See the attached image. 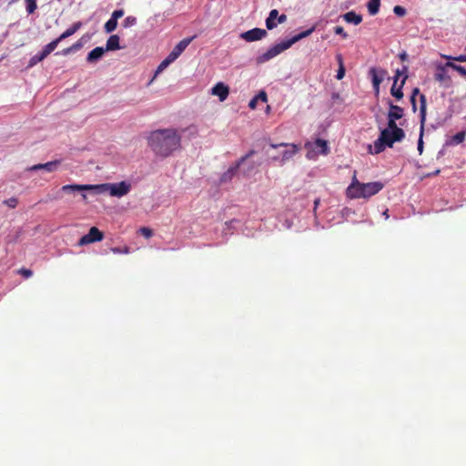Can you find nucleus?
Listing matches in <instances>:
<instances>
[{
  "label": "nucleus",
  "instance_id": "nucleus-41",
  "mask_svg": "<svg viewBox=\"0 0 466 466\" xmlns=\"http://www.w3.org/2000/svg\"><path fill=\"white\" fill-rule=\"evenodd\" d=\"M344 76H345V67H344V66H341L338 69L336 77H337V79L340 80L344 77Z\"/></svg>",
  "mask_w": 466,
  "mask_h": 466
},
{
  "label": "nucleus",
  "instance_id": "nucleus-27",
  "mask_svg": "<svg viewBox=\"0 0 466 466\" xmlns=\"http://www.w3.org/2000/svg\"><path fill=\"white\" fill-rule=\"evenodd\" d=\"M466 133L464 131L457 133L455 136L451 137L450 140L446 142L447 146H454L462 143L465 139Z\"/></svg>",
  "mask_w": 466,
  "mask_h": 466
},
{
  "label": "nucleus",
  "instance_id": "nucleus-35",
  "mask_svg": "<svg viewBox=\"0 0 466 466\" xmlns=\"http://www.w3.org/2000/svg\"><path fill=\"white\" fill-rule=\"evenodd\" d=\"M393 12L398 16H403L406 14V9L400 5H396L393 8Z\"/></svg>",
  "mask_w": 466,
  "mask_h": 466
},
{
  "label": "nucleus",
  "instance_id": "nucleus-23",
  "mask_svg": "<svg viewBox=\"0 0 466 466\" xmlns=\"http://www.w3.org/2000/svg\"><path fill=\"white\" fill-rule=\"evenodd\" d=\"M279 11L277 9H272L269 12L268 16L266 19V26L268 30H272L277 26V23L275 20L278 18Z\"/></svg>",
  "mask_w": 466,
  "mask_h": 466
},
{
  "label": "nucleus",
  "instance_id": "nucleus-37",
  "mask_svg": "<svg viewBox=\"0 0 466 466\" xmlns=\"http://www.w3.org/2000/svg\"><path fill=\"white\" fill-rule=\"evenodd\" d=\"M408 70V67L406 66H403L402 70L400 69H397L396 70V75H395V77H394V83L393 84H397V81L399 79V77L401 76V75H406V72Z\"/></svg>",
  "mask_w": 466,
  "mask_h": 466
},
{
  "label": "nucleus",
  "instance_id": "nucleus-17",
  "mask_svg": "<svg viewBox=\"0 0 466 466\" xmlns=\"http://www.w3.org/2000/svg\"><path fill=\"white\" fill-rule=\"evenodd\" d=\"M61 190L66 193H73L76 191H91L94 193V185H65L61 187Z\"/></svg>",
  "mask_w": 466,
  "mask_h": 466
},
{
  "label": "nucleus",
  "instance_id": "nucleus-34",
  "mask_svg": "<svg viewBox=\"0 0 466 466\" xmlns=\"http://www.w3.org/2000/svg\"><path fill=\"white\" fill-rule=\"evenodd\" d=\"M26 11L28 14H33L36 8V0H25Z\"/></svg>",
  "mask_w": 466,
  "mask_h": 466
},
{
  "label": "nucleus",
  "instance_id": "nucleus-16",
  "mask_svg": "<svg viewBox=\"0 0 466 466\" xmlns=\"http://www.w3.org/2000/svg\"><path fill=\"white\" fill-rule=\"evenodd\" d=\"M449 66H446V64L444 66H438L436 73L434 75V78L436 81L440 83H443L445 85H449L451 82V77L447 72V68Z\"/></svg>",
  "mask_w": 466,
  "mask_h": 466
},
{
  "label": "nucleus",
  "instance_id": "nucleus-18",
  "mask_svg": "<svg viewBox=\"0 0 466 466\" xmlns=\"http://www.w3.org/2000/svg\"><path fill=\"white\" fill-rule=\"evenodd\" d=\"M105 52L106 51H105L104 47L97 46L88 53V55L86 56V61L90 64H95L102 58Z\"/></svg>",
  "mask_w": 466,
  "mask_h": 466
},
{
  "label": "nucleus",
  "instance_id": "nucleus-5",
  "mask_svg": "<svg viewBox=\"0 0 466 466\" xmlns=\"http://www.w3.org/2000/svg\"><path fill=\"white\" fill-rule=\"evenodd\" d=\"M130 190L131 184L127 181L94 185V194L96 195L108 192L112 197L122 198L127 195Z\"/></svg>",
  "mask_w": 466,
  "mask_h": 466
},
{
  "label": "nucleus",
  "instance_id": "nucleus-52",
  "mask_svg": "<svg viewBox=\"0 0 466 466\" xmlns=\"http://www.w3.org/2000/svg\"><path fill=\"white\" fill-rule=\"evenodd\" d=\"M383 215L385 216V218H389L388 210H386V211L383 213Z\"/></svg>",
  "mask_w": 466,
  "mask_h": 466
},
{
  "label": "nucleus",
  "instance_id": "nucleus-33",
  "mask_svg": "<svg viewBox=\"0 0 466 466\" xmlns=\"http://www.w3.org/2000/svg\"><path fill=\"white\" fill-rule=\"evenodd\" d=\"M136 25H137V18L132 15L127 16L122 23V25L125 28L132 27Z\"/></svg>",
  "mask_w": 466,
  "mask_h": 466
},
{
  "label": "nucleus",
  "instance_id": "nucleus-39",
  "mask_svg": "<svg viewBox=\"0 0 466 466\" xmlns=\"http://www.w3.org/2000/svg\"><path fill=\"white\" fill-rule=\"evenodd\" d=\"M139 231L147 238H149L153 235L152 230L148 228H141Z\"/></svg>",
  "mask_w": 466,
  "mask_h": 466
},
{
  "label": "nucleus",
  "instance_id": "nucleus-24",
  "mask_svg": "<svg viewBox=\"0 0 466 466\" xmlns=\"http://www.w3.org/2000/svg\"><path fill=\"white\" fill-rule=\"evenodd\" d=\"M343 18L347 23H350L353 25H359L362 21V16L357 15L355 12L350 11L343 15Z\"/></svg>",
  "mask_w": 466,
  "mask_h": 466
},
{
  "label": "nucleus",
  "instance_id": "nucleus-29",
  "mask_svg": "<svg viewBox=\"0 0 466 466\" xmlns=\"http://www.w3.org/2000/svg\"><path fill=\"white\" fill-rule=\"evenodd\" d=\"M117 26V20L113 19L111 16L110 18L106 22L104 25L105 32L109 34L116 30Z\"/></svg>",
  "mask_w": 466,
  "mask_h": 466
},
{
  "label": "nucleus",
  "instance_id": "nucleus-3",
  "mask_svg": "<svg viewBox=\"0 0 466 466\" xmlns=\"http://www.w3.org/2000/svg\"><path fill=\"white\" fill-rule=\"evenodd\" d=\"M384 187L380 181L361 183L354 175L350 185L347 188L350 198H368L379 193Z\"/></svg>",
  "mask_w": 466,
  "mask_h": 466
},
{
  "label": "nucleus",
  "instance_id": "nucleus-47",
  "mask_svg": "<svg viewBox=\"0 0 466 466\" xmlns=\"http://www.w3.org/2000/svg\"><path fill=\"white\" fill-rule=\"evenodd\" d=\"M417 95H420V96L422 95V94H420V89L419 88H414L413 91H412V94H411V96L410 97H414L416 98V96Z\"/></svg>",
  "mask_w": 466,
  "mask_h": 466
},
{
  "label": "nucleus",
  "instance_id": "nucleus-43",
  "mask_svg": "<svg viewBox=\"0 0 466 466\" xmlns=\"http://www.w3.org/2000/svg\"><path fill=\"white\" fill-rule=\"evenodd\" d=\"M258 101L261 100L263 102H267V95L264 91H261L258 96H255Z\"/></svg>",
  "mask_w": 466,
  "mask_h": 466
},
{
  "label": "nucleus",
  "instance_id": "nucleus-12",
  "mask_svg": "<svg viewBox=\"0 0 466 466\" xmlns=\"http://www.w3.org/2000/svg\"><path fill=\"white\" fill-rule=\"evenodd\" d=\"M103 238V233L97 228L92 227L89 229V232L79 239V245L83 246L96 241H100Z\"/></svg>",
  "mask_w": 466,
  "mask_h": 466
},
{
  "label": "nucleus",
  "instance_id": "nucleus-44",
  "mask_svg": "<svg viewBox=\"0 0 466 466\" xmlns=\"http://www.w3.org/2000/svg\"><path fill=\"white\" fill-rule=\"evenodd\" d=\"M258 99L254 96L248 103V106L251 109H255L257 106Z\"/></svg>",
  "mask_w": 466,
  "mask_h": 466
},
{
  "label": "nucleus",
  "instance_id": "nucleus-32",
  "mask_svg": "<svg viewBox=\"0 0 466 466\" xmlns=\"http://www.w3.org/2000/svg\"><path fill=\"white\" fill-rule=\"evenodd\" d=\"M446 66H449L450 68H452L459 72L462 76L466 77V68L461 66H458L451 61L446 63Z\"/></svg>",
  "mask_w": 466,
  "mask_h": 466
},
{
  "label": "nucleus",
  "instance_id": "nucleus-42",
  "mask_svg": "<svg viewBox=\"0 0 466 466\" xmlns=\"http://www.w3.org/2000/svg\"><path fill=\"white\" fill-rule=\"evenodd\" d=\"M20 274L24 276L25 278L28 279L33 275V272L30 269L27 268H22L20 270Z\"/></svg>",
  "mask_w": 466,
  "mask_h": 466
},
{
  "label": "nucleus",
  "instance_id": "nucleus-49",
  "mask_svg": "<svg viewBox=\"0 0 466 466\" xmlns=\"http://www.w3.org/2000/svg\"><path fill=\"white\" fill-rule=\"evenodd\" d=\"M400 58L402 60V61H405L407 58H408V55L406 52H402L399 55Z\"/></svg>",
  "mask_w": 466,
  "mask_h": 466
},
{
  "label": "nucleus",
  "instance_id": "nucleus-31",
  "mask_svg": "<svg viewBox=\"0 0 466 466\" xmlns=\"http://www.w3.org/2000/svg\"><path fill=\"white\" fill-rule=\"evenodd\" d=\"M242 172L245 176H248L253 169L258 166L255 162L251 161L246 164V161L242 164Z\"/></svg>",
  "mask_w": 466,
  "mask_h": 466
},
{
  "label": "nucleus",
  "instance_id": "nucleus-11",
  "mask_svg": "<svg viewBox=\"0 0 466 466\" xmlns=\"http://www.w3.org/2000/svg\"><path fill=\"white\" fill-rule=\"evenodd\" d=\"M268 35V32L262 28H253L251 30L243 32L239 35V37L246 42H254L261 40Z\"/></svg>",
  "mask_w": 466,
  "mask_h": 466
},
{
  "label": "nucleus",
  "instance_id": "nucleus-7",
  "mask_svg": "<svg viewBox=\"0 0 466 466\" xmlns=\"http://www.w3.org/2000/svg\"><path fill=\"white\" fill-rule=\"evenodd\" d=\"M305 147L308 149L306 157L309 159H313L319 154L326 156L329 152L328 141L321 138H318L313 142H307Z\"/></svg>",
  "mask_w": 466,
  "mask_h": 466
},
{
  "label": "nucleus",
  "instance_id": "nucleus-54",
  "mask_svg": "<svg viewBox=\"0 0 466 466\" xmlns=\"http://www.w3.org/2000/svg\"><path fill=\"white\" fill-rule=\"evenodd\" d=\"M319 199H316V200H315V206L319 205Z\"/></svg>",
  "mask_w": 466,
  "mask_h": 466
},
{
  "label": "nucleus",
  "instance_id": "nucleus-46",
  "mask_svg": "<svg viewBox=\"0 0 466 466\" xmlns=\"http://www.w3.org/2000/svg\"><path fill=\"white\" fill-rule=\"evenodd\" d=\"M336 59L338 61V64H339V67H340L341 66H344L343 64V58H342V56L340 54H337L336 55Z\"/></svg>",
  "mask_w": 466,
  "mask_h": 466
},
{
  "label": "nucleus",
  "instance_id": "nucleus-1",
  "mask_svg": "<svg viewBox=\"0 0 466 466\" xmlns=\"http://www.w3.org/2000/svg\"><path fill=\"white\" fill-rule=\"evenodd\" d=\"M181 137L176 129H157L148 137V145L158 156L167 157L180 147Z\"/></svg>",
  "mask_w": 466,
  "mask_h": 466
},
{
  "label": "nucleus",
  "instance_id": "nucleus-48",
  "mask_svg": "<svg viewBox=\"0 0 466 466\" xmlns=\"http://www.w3.org/2000/svg\"><path fill=\"white\" fill-rule=\"evenodd\" d=\"M410 103L412 106V110L415 112L417 110L416 98L410 97Z\"/></svg>",
  "mask_w": 466,
  "mask_h": 466
},
{
  "label": "nucleus",
  "instance_id": "nucleus-45",
  "mask_svg": "<svg viewBox=\"0 0 466 466\" xmlns=\"http://www.w3.org/2000/svg\"><path fill=\"white\" fill-rule=\"evenodd\" d=\"M277 19H278L279 24H283L287 21V15H278Z\"/></svg>",
  "mask_w": 466,
  "mask_h": 466
},
{
  "label": "nucleus",
  "instance_id": "nucleus-14",
  "mask_svg": "<svg viewBox=\"0 0 466 466\" xmlns=\"http://www.w3.org/2000/svg\"><path fill=\"white\" fill-rule=\"evenodd\" d=\"M369 74L371 76L372 86H380L388 75L385 69L376 67H371Z\"/></svg>",
  "mask_w": 466,
  "mask_h": 466
},
{
  "label": "nucleus",
  "instance_id": "nucleus-26",
  "mask_svg": "<svg viewBox=\"0 0 466 466\" xmlns=\"http://www.w3.org/2000/svg\"><path fill=\"white\" fill-rule=\"evenodd\" d=\"M408 76L405 75L403 79L401 80L400 86L397 88L396 84H393L390 89V94L396 97L397 99H401L403 97L402 86L405 84Z\"/></svg>",
  "mask_w": 466,
  "mask_h": 466
},
{
  "label": "nucleus",
  "instance_id": "nucleus-15",
  "mask_svg": "<svg viewBox=\"0 0 466 466\" xmlns=\"http://www.w3.org/2000/svg\"><path fill=\"white\" fill-rule=\"evenodd\" d=\"M228 93H229L228 87L222 82L216 84L211 89V94L213 96H218L219 101H221V102H223L227 99Z\"/></svg>",
  "mask_w": 466,
  "mask_h": 466
},
{
  "label": "nucleus",
  "instance_id": "nucleus-10",
  "mask_svg": "<svg viewBox=\"0 0 466 466\" xmlns=\"http://www.w3.org/2000/svg\"><path fill=\"white\" fill-rule=\"evenodd\" d=\"M255 154L254 150H250L246 156L242 157L235 166L230 167L220 177V181L222 183H226L235 176L237 170L239 168L241 164H243L245 161H247L248 158H249L251 156Z\"/></svg>",
  "mask_w": 466,
  "mask_h": 466
},
{
  "label": "nucleus",
  "instance_id": "nucleus-53",
  "mask_svg": "<svg viewBox=\"0 0 466 466\" xmlns=\"http://www.w3.org/2000/svg\"><path fill=\"white\" fill-rule=\"evenodd\" d=\"M82 198H83L84 200H86V194H82Z\"/></svg>",
  "mask_w": 466,
  "mask_h": 466
},
{
  "label": "nucleus",
  "instance_id": "nucleus-51",
  "mask_svg": "<svg viewBox=\"0 0 466 466\" xmlns=\"http://www.w3.org/2000/svg\"><path fill=\"white\" fill-rule=\"evenodd\" d=\"M112 251H113L114 253H120V252H121V250H120V248H112Z\"/></svg>",
  "mask_w": 466,
  "mask_h": 466
},
{
  "label": "nucleus",
  "instance_id": "nucleus-21",
  "mask_svg": "<svg viewBox=\"0 0 466 466\" xmlns=\"http://www.w3.org/2000/svg\"><path fill=\"white\" fill-rule=\"evenodd\" d=\"M121 49L119 46V36L117 35H111L106 40L105 51H115Z\"/></svg>",
  "mask_w": 466,
  "mask_h": 466
},
{
  "label": "nucleus",
  "instance_id": "nucleus-25",
  "mask_svg": "<svg viewBox=\"0 0 466 466\" xmlns=\"http://www.w3.org/2000/svg\"><path fill=\"white\" fill-rule=\"evenodd\" d=\"M83 42L81 40H78L75 44H73L71 46L63 49L61 52H57L56 55H63V56H68L69 54L75 53L81 49L83 47Z\"/></svg>",
  "mask_w": 466,
  "mask_h": 466
},
{
  "label": "nucleus",
  "instance_id": "nucleus-22",
  "mask_svg": "<svg viewBox=\"0 0 466 466\" xmlns=\"http://www.w3.org/2000/svg\"><path fill=\"white\" fill-rule=\"evenodd\" d=\"M388 105L390 106L388 117H391V118L398 120L403 116V108L402 107L393 105V103L390 100L388 102Z\"/></svg>",
  "mask_w": 466,
  "mask_h": 466
},
{
  "label": "nucleus",
  "instance_id": "nucleus-4",
  "mask_svg": "<svg viewBox=\"0 0 466 466\" xmlns=\"http://www.w3.org/2000/svg\"><path fill=\"white\" fill-rule=\"evenodd\" d=\"M313 31L314 27H311L304 32H301L294 35L290 39L276 44L275 46H271L268 51L258 56L257 57V63L263 64L269 61L270 59L276 57L285 50L289 49L292 45H294L298 41L309 36Z\"/></svg>",
  "mask_w": 466,
  "mask_h": 466
},
{
  "label": "nucleus",
  "instance_id": "nucleus-8",
  "mask_svg": "<svg viewBox=\"0 0 466 466\" xmlns=\"http://www.w3.org/2000/svg\"><path fill=\"white\" fill-rule=\"evenodd\" d=\"M57 46V41H51L49 44L44 46L41 52L33 56L28 63V66L32 67L37 63L43 61L48 55H50Z\"/></svg>",
  "mask_w": 466,
  "mask_h": 466
},
{
  "label": "nucleus",
  "instance_id": "nucleus-6",
  "mask_svg": "<svg viewBox=\"0 0 466 466\" xmlns=\"http://www.w3.org/2000/svg\"><path fill=\"white\" fill-rule=\"evenodd\" d=\"M285 147L281 151L279 156H274L271 157L272 161L279 162L280 165H284L287 161L290 160L299 150V147L296 144H270V147L277 149L279 147Z\"/></svg>",
  "mask_w": 466,
  "mask_h": 466
},
{
  "label": "nucleus",
  "instance_id": "nucleus-30",
  "mask_svg": "<svg viewBox=\"0 0 466 466\" xmlns=\"http://www.w3.org/2000/svg\"><path fill=\"white\" fill-rule=\"evenodd\" d=\"M174 60L172 58H170L169 56H167L160 64L159 66H157V71H156V75L161 73L162 71H164L171 63H173Z\"/></svg>",
  "mask_w": 466,
  "mask_h": 466
},
{
  "label": "nucleus",
  "instance_id": "nucleus-19",
  "mask_svg": "<svg viewBox=\"0 0 466 466\" xmlns=\"http://www.w3.org/2000/svg\"><path fill=\"white\" fill-rule=\"evenodd\" d=\"M60 160H54L45 164H37L30 167V170L44 169L47 172H54L57 169Z\"/></svg>",
  "mask_w": 466,
  "mask_h": 466
},
{
  "label": "nucleus",
  "instance_id": "nucleus-50",
  "mask_svg": "<svg viewBox=\"0 0 466 466\" xmlns=\"http://www.w3.org/2000/svg\"><path fill=\"white\" fill-rule=\"evenodd\" d=\"M376 96L380 94V86H372Z\"/></svg>",
  "mask_w": 466,
  "mask_h": 466
},
{
  "label": "nucleus",
  "instance_id": "nucleus-9",
  "mask_svg": "<svg viewBox=\"0 0 466 466\" xmlns=\"http://www.w3.org/2000/svg\"><path fill=\"white\" fill-rule=\"evenodd\" d=\"M420 137L418 140V151L422 154L423 151V132H424V124L426 120V96L424 95L420 96Z\"/></svg>",
  "mask_w": 466,
  "mask_h": 466
},
{
  "label": "nucleus",
  "instance_id": "nucleus-2",
  "mask_svg": "<svg viewBox=\"0 0 466 466\" xmlns=\"http://www.w3.org/2000/svg\"><path fill=\"white\" fill-rule=\"evenodd\" d=\"M396 120L388 117V127L380 131L378 139L374 142L373 150L371 146L369 147L370 153L380 154L386 147H391L395 142H400L404 138L405 133L397 126Z\"/></svg>",
  "mask_w": 466,
  "mask_h": 466
},
{
  "label": "nucleus",
  "instance_id": "nucleus-40",
  "mask_svg": "<svg viewBox=\"0 0 466 466\" xmlns=\"http://www.w3.org/2000/svg\"><path fill=\"white\" fill-rule=\"evenodd\" d=\"M334 32L337 35H340L343 38L348 37V34L344 31L343 27H341V26H336L334 28Z\"/></svg>",
  "mask_w": 466,
  "mask_h": 466
},
{
  "label": "nucleus",
  "instance_id": "nucleus-13",
  "mask_svg": "<svg viewBox=\"0 0 466 466\" xmlns=\"http://www.w3.org/2000/svg\"><path fill=\"white\" fill-rule=\"evenodd\" d=\"M193 37L184 38L176 46L172 49V51L168 54L170 58L174 61L178 58V56L183 53V51L187 47V46L193 40Z\"/></svg>",
  "mask_w": 466,
  "mask_h": 466
},
{
  "label": "nucleus",
  "instance_id": "nucleus-28",
  "mask_svg": "<svg viewBox=\"0 0 466 466\" xmlns=\"http://www.w3.org/2000/svg\"><path fill=\"white\" fill-rule=\"evenodd\" d=\"M380 5V0H370L367 6L370 15H375L378 14Z\"/></svg>",
  "mask_w": 466,
  "mask_h": 466
},
{
  "label": "nucleus",
  "instance_id": "nucleus-38",
  "mask_svg": "<svg viewBox=\"0 0 466 466\" xmlns=\"http://www.w3.org/2000/svg\"><path fill=\"white\" fill-rule=\"evenodd\" d=\"M124 15V10L123 9H117V10H115L112 15H111V17L113 19H116V20H118L119 18H121L122 16Z\"/></svg>",
  "mask_w": 466,
  "mask_h": 466
},
{
  "label": "nucleus",
  "instance_id": "nucleus-36",
  "mask_svg": "<svg viewBox=\"0 0 466 466\" xmlns=\"http://www.w3.org/2000/svg\"><path fill=\"white\" fill-rule=\"evenodd\" d=\"M4 203H5L7 207H9V208H15V207H16V205H17V203H18V200H17V198H8V199L5 200V201H4Z\"/></svg>",
  "mask_w": 466,
  "mask_h": 466
},
{
  "label": "nucleus",
  "instance_id": "nucleus-20",
  "mask_svg": "<svg viewBox=\"0 0 466 466\" xmlns=\"http://www.w3.org/2000/svg\"><path fill=\"white\" fill-rule=\"evenodd\" d=\"M82 26L81 22H76L70 27H68L64 33H62L54 41H57V45L64 39L73 35L77 30H79Z\"/></svg>",
  "mask_w": 466,
  "mask_h": 466
}]
</instances>
